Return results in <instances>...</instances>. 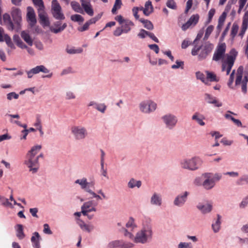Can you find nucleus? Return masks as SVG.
Segmentation results:
<instances>
[{
    "label": "nucleus",
    "mask_w": 248,
    "mask_h": 248,
    "mask_svg": "<svg viewBox=\"0 0 248 248\" xmlns=\"http://www.w3.org/2000/svg\"><path fill=\"white\" fill-rule=\"evenodd\" d=\"M149 31H146L144 29H140L139 32L138 33L137 36L140 39H144L146 36H148Z\"/></svg>",
    "instance_id": "obj_55"
},
{
    "label": "nucleus",
    "mask_w": 248,
    "mask_h": 248,
    "mask_svg": "<svg viewBox=\"0 0 248 248\" xmlns=\"http://www.w3.org/2000/svg\"><path fill=\"white\" fill-rule=\"evenodd\" d=\"M202 176L204 179L203 188L206 190L212 189L216 183L222 178V174L217 172H205L202 173Z\"/></svg>",
    "instance_id": "obj_6"
},
{
    "label": "nucleus",
    "mask_w": 248,
    "mask_h": 248,
    "mask_svg": "<svg viewBox=\"0 0 248 248\" xmlns=\"http://www.w3.org/2000/svg\"><path fill=\"white\" fill-rule=\"evenodd\" d=\"M36 128L42 127L41 117L40 114H37L35 117V121L33 124Z\"/></svg>",
    "instance_id": "obj_51"
},
{
    "label": "nucleus",
    "mask_w": 248,
    "mask_h": 248,
    "mask_svg": "<svg viewBox=\"0 0 248 248\" xmlns=\"http://www.w3.org/2000/svg\"><path fill=\"white\" fill-rule=\"evenodd\" d=\"M41 238L38 232H34L31 237V242L34 248H41L40 240Z\"/></svg>",
    "instance_id": "obj_31"
},
{
    "label": "nucleus",
    "mask_w": 248,
    "mask_h": 248,
    "mask_svg": "<svg viewBox=\"0 0 248 248\" xmlns=\"http://www.w3.org/2000/svg\"><path fill=\"white\" fill-rule=\"evenodd\" d=\"M107 106L104 103L97 104V105L95 108L98 111L100 112L104 113L106 110Z\"/></svg>",
    "instance_id": "obj_59"
},
{
    "label": "nucleus",
    "mask_w": 248,
    "mask_h": 248,
    "mask_svg": "<svg viewBox=\"0 0 248 248\" xmlns=\"http://www.w3.org/2000/svg\"><path fill=\"white\" fill-rule=\"evenodd\" d=\"M196 207L203 215L210 213L213 209L212 204L209 202L206 203L199 202L196 205Z\"/></svg>",
    "instance_id": "obj_22"
},
{
    "label": "nucleus",
    "mask_w": 248,
    "mask_h": 248,
    "mask_svg": "<svg viewBox=\"0 0 248 248\" xmlns=\"http://www.w3.org/2000/svg\"><path fill=\"white\" fill-rule=\"evenodd\" d=\"M248 28V11H247L242 19V23L241 28V31L239 33V36L242 38Z\"/></svg>",
    "instance_id": "obj_25"
},
{
    "label": "nucleus",
    "mask_w": 248,
    "mask_h": 248,
    "mask_svg": "<svg viewBox=\"0 0 248 248\" xmlns=\"http://www.w3.org/2000/svg\"><path fill=\"white\" fill-rule=\"evenodd\" d=\"M0 203L5 207L10 208H14L13 204L9 201V199L3 196H0Z\"/></svg>",
    "instance_id": "obj_40"
},
{
    "label": "nucleus",
    "mask_w": 248,
    "mask_h": 248,
    "mask_svg": "<svg viewBox=\"0 0 248 248\" xmlns=\"http://www.w3.org/2000/svg\"><path fill=\"white\" fill-rule=\"evenodd\" d=\"M82 9L85 13L90 16H93L94 14L93 8L89 0H80Z\"/></svg>",
    "instance_id": "obj_24"
},
{
    "label": "nucleus",
    "mask_w": 248,
    "mask_h": 248,
    "mask_svg": "<svg viewBox=\"0 0 248 248\" xmlns=\"http://www.w3.org/2000/svg\"><path fill=\"white\" fill-rule=\"evenodd\" d=\"M42 148L41 145H36L32 146L27 152L24 164L29 169L30 172L35 173L37 172L39 168V163L36 157V155L39 152Z\"/></svg>",
    "instance_id": "obj_2"
},
{
    "label": "nucleus",
    "mask_w": 248,
    "mask_h": 248,
    "mask_svg": "<svg viewBox=\"0 0 248 248\" xmlns=\"http://www.w3.org/2000/svg\"><path fill=\"white\" fill-rule=\"evenodd\" d=\"M142 183L140 180H137L134 178H131L128 181L127 186L128 188L134 189L135 188H140L141 186Z\"/></svg>",
    "instance_id": "obj_32"
},
{
    "label": "nucleus",
    "mask_w": 248,
    "mask_h": 248,
    "mask_svg": "<svg viewBox=\"0 0 248 248\" xmlns=\"http://www.w3.org/2000/svg\"><path fill=\"white\" fill-rule=\"evenodd\" d=\"M65 97L66 100H74L76 99V95L72 91H67L65 93Z\"/></svg>",
    "instance_id": "obj_48"
},
{
    "label": "nucleus",
    "mask_w": 248,
    "mask_h": 248,
    "mask_svg": "<svg viewBox=\"0 0 248 248\" xmlns=\"http://www.w3.org/2000/svg\"><path fill=\"white\" fill-rule=\"evenodd\" d=\"M38 13L40 23L44 26H48L49 25V22L44 9L38 11Z\"/></svg>",
    "instance_id": "obj_29"
},
{
    "label": "nucleus",
    "mask_w": 248,
    "mask_h": 248,
    "mask_svg": "<svg viewBox=\"0 0 248 248\" xmlns=\"http://www.w3.org/2000/svg\"><path fill=\"white\" fill-rule=\"evenodd\" d=\"M161 120L168 129H173L178 123V118L176 116L172 113H167L161 117Z\"/></svg>",
    "instance_id": "obj_12"
},
{
    "label": "nucleus",
    "mask_w": 248,
    "mask_h": 248,
    "mask_svg": "<svg viewBox=\"0 0 248 248\" xmlns=\"http://www.w3.org/2000/svg\"><path fill=\"white\" fill-rule=\"evenodd\" d=\"M75 184L78 185L80 188L85 192L92 196L93 198L95 199L96 201L106 200L108 199L106 194L102 189H100L95 193L91 188L94 186L93 183H89L86 177H82L78 179L74 182Z\"/></svg>",
    "instance_id": "obj_3"
},
{
    "label": "nucleus",
    "mask_w": 248,
    "mask_h": 248,
    "mask_svg": "<svg viewBox=\"0 0 248 248\" xmlns=\"http://www.w3.org/2000/svg\"><path fill=\"white\" fill-rule=\"evenodd\" d=\"M178 248H192L190 243L180 242L178 245Z\"/></svg>",
    "instance_id": "obj_63"
},
{
    "label": "nucleus",
    "mask_w": 248,
    "mask_h": 248,
    "mask_svg": "<svg viewBox=\"0 0 248 248\" xmlns=\"http://www.w3.org/2000/svg\"><path fill=\"white\" fill-rule=\"evenodd\" d=\"M0 24L1 25H5L10 31H13L14 29V24L11 20L10 15L7 13L3 14L2 17H1Z\"/></svg>",
    "instance_id": "obj_21"
},
{
    "label": "nucleus",
    "mask_w": 248,
    "mask_h": 248,
    "mask_svg": "<svg viewBox=\"0 0 248 248\" xmlns=\"http://www.w3.org/2000/svg\"><path fill=\"white\" fill-rule=\"evenodd\" d=\"M202 163L203 161L200 156H194L182 159L180 162V165L184 170L195 171L201 167Z\"/></svg>",
    "instance_id": "obj_5"
},
{
    "label": "nucleus",
    "mask_w": 248,
    "mask_h": 248,
    "mask_svg": "<svg viewBox=\"0 0 248 248\" xmlns=\"http://www.w3.org/2000/svg\"><path fill=\"white\" fill-rule=\"evenodd\" d=\"M83 49L81 48L75 49L73 47H71V48L67 49V52L71 54L81 53Z\"/></svg>",
    "instance_id": "obj_56"
},
{
    "label": "nucleus",
    "mask_w": 248,
    "mask_h": 248,
    "mask_svg": "<svg viewBox=\"0 0 248 248\" xmlns=\"http://www.w3.org/2000/svg\"><path fill=\"white\" fill-rule=\"evenodd\" d=\"M226 50V45L225 44L220 45L216 51L215 52L213 59L215 61H217L222 59L224 55Z\"/></svg>",
    "instance_id": "obj_23"
},
{
    "label": "nucleus",
    "mask_w": 248,
    "mask_h": 248,
    "mask_svg": "<svg viewBox=\"0 0 248 248\" xmlns=\"http://www.w3.org/2000/svg\"><path fill=\"white\" fill-rule=\"evenodd\" d=\"M115 19L120 25V26L117 27L113 32V35L116 37H119L123 33H129L134 26L132 21L124 18L121 15L117 16Z\"/></svg>",
    "instance_id": "obj_4"
},
{
    "label": "nucleus",
    "mask_w": 248,
    "mask_h": 248,
    "mask_svg": "<svg viewBox=\"0 0 248 248\" xmlns=\"http://www.w3.org/2000/svg\"><path fill=\"white\" fill-rule=\"evenodd\" d=\"M221 217L219 215H217V218L213 221L212 224V229L215 233L218 232L221 228Z\"/></svg>",
    "instance_id": "obj_30"
},
{
    "label": "nucleus",
    "mask_w": 248,
    "mask_h": 248,
    "mask_svg": "<svg viewBox=\"0 0 248 248\" xmlns=\"http://www.w3.org/2000/svg\"><path fill=\"white\" fill-rule=\"evenodd\" d=\"M21 37L24 41L30 46L33 45V39L30 36L29 32L26 31H23L21 32Z\"/></svg>",
    "instance_id": "obj_34"
},
{
    "label": "nucleus",
    "mask_w": 248,
    "mask_h": 248,
    "mask_svg": "<svg viewBox=\"0 0 248 248\" xmlns=\"http://www.w3.org/2000/svg\"><path fill=\"white\" fill-rule=\"evenodd\" d=\"M213 47V46L209 43H205L201 46H195L192 49L191 54L193 56L198 55V59L202 61L207 58Z\"/></svg>",
    "instance_id": "obj_7"
},
{
    "label": "nucleus",
    "mask_w": 248,
    "mask_h": 248,
    "mask_svg": "<svg viewBox=\"0 0 248 248\" xmlns=\"http://www.w3.org/2000/svg\"><path fill=\"white\" fill-rule=\"evenodd\" d=\"M26 72L28 75V78H31L33 75L38 74L40 72L48 74L47 75L43 76V78H50L52 76V73H50V71L43 65L36 66Z\"/></svg>",
    "instance_id": "obj_13"
},
{
    "label": "nucleus",
    "mask_w": 248,
    "mask_h": 248,
    "mask_svg": "<svg viewBox=\"0 0 248 248\" xmlns=\"http://www.w3.org/2000/svg\"><path fill=\"white\" fill-rule=\"evenodd\" d=\"M234 73H235V71L233 70L230 75L229 81L228 82V86H229V87L230 88L232 89H235L234 87L233 86V82L234 78Z\"/></svg>",
    "instance_id": "obj_53"
},
{
    "label": "nucleus",
    "mask_w": 248,
    "mask_h": 248,
    "mask_svg": "<svg viewBox=\"0 0 248 248\" xmlns=\"http://www.w3.org/2000/svg\"><path fill=\"white\" fill-rule=\"evenodd\" d=\"M150 203L153 206H161L163 204V199L161 195L157 192H154L150 197Z\"/></svg>",
    "instance_id": "obj_18"
},
{
    "label": "nucleus",
    "mask_w": 248,
    "mask_h": 248,
    "mask_svg": "<svg viewBox=\"0 0 248 248\" xmlns=\"http://www.w3.org/2000/svg\"><path fill=\"white\" fill-rule=\"evenodd\" d=\"M205 119V116L199 112H195L191 117L192 120L196 122L199 125L202 126L205 125V123L204 122Z\"/></svg>",
    "instance_id": "obj_27"
},
{
    "label": "nucleus",
    "mask_w": 248,
    "mask_h": 248,
    "mask_svg": "<svg viewBox=\"0 0 248 248\" xmlns=\"http://www.w3.org/2000/svg\"><path fill=\"white\" fill-rule=\"evenodd\" d=\"M43 232L45 234H52V232L51 231L49 226L48 224L45 223L43 225Z\"/></svg>",
    "instance_id": "obj_64"
},
{
    "label": "nucleus",
    "mask_w": 248,
    "mask_h": 248,
    "mask_svg": "<svg viewBox=\"0 0 248 248\" xmlns=\"http://www.w3.org/2000/svg\"><path fill=\"white\" fill-rule=\"evenodd\" d=\"M205 73L206 75V80H207L208 83H209V81L217 82L219 81V77H217L214 73L210 72L208 71H205Z\"/></svg>",
    "instance_id": "obj_36"
},
{
    "label": "nucleus",
    "mask_w": 248,
    "mask_h": 248,
    "mask_svg": "<svg viewBox=\"0 0 248 248\" xmlns=\"http://www.w3.org/2000/svg\"><path fill=\"white\" fill-rule=\"evenodd\" d=\"M34 5L38 8V11L44 9L43 0H32Z\"/></svg>",
    "instance_id": "obj_50"
},
{
    "label": "nucleus",
    "mask_w": 248,
    "mask_h": 248,
    "mask_svg": "<svg viewBox=\"0 0 248 248\" xmlns=\"http://www.w3.org/2000/svg\"><path fill=\"white\" fill-rule=\"evenodd\" d=\"M126 229H130L131 231H134L137 229L138 225L136 223L135 219L133 217H130L125 224ZM125 229L123 228V229Z\"/></svg>",
    "instance_id": "obj_33"
},
{
    "label": "nucleus",
    "mask_w": 248,
    "mask_h": 248,
    "mask_svg": "<svg viewBox=\"0 0 248 248\" xmlns=\"http://www.w3.org/2000/svg\"><path fill=\"white\" fill-rule=\"evenodd\" d=\"M16 235L19 239H23L25 235L23 232V227L21 224H17L16 226Z\"/></svg>",
    "instance_id": "obj_38"
},
{
    "label": "nucleus",
    "mask_w": 248,
    "mask_h": 248,
    "mask_svg": "<svg viewBox=\"0 0 248 248\" xmlns=\"http://www.w3.org/2000/svg\"><path fill=\"white\" fill-rule=\"evenodd\" d=\"M153 10L154 8L152 2L150 0L147 1L145 3L143 9L144 15L148 16L153 12Z\"/></svg>",
    "instance_id": "obj_35"
},
{
    "label": "nucleus",
    "mask_w": 248,
    "mask_h": 248,
    "mask_svg": "<svg viewBox=\"0 0 248 248\" xmlns=\"http://www.w3.org/2000/svg\"><path fill=\"white\" fill-rule=\"evenodd\" d=\"M243 69L239 67L236 72L235 87L241 86L242 92L246 94L247 92V85L248 82V77L245 76L243 77Z\"/></svg>",
    "instance_id": "obj_8"
},
{
    "label": "nucleus",
    "mask_w": 248,
    "mask_h": 248,
    "mask_svg": "<svg viewBox=\"0 0 248 248\" xmlns=\"http://www.w3.org/2000/svg\"><path fill=\"white\" fill-rule=\"evenodd\" d=\"M52 12L54 17L57 19L63 20L65 18L62 12V8L56 0L52 1Z\"/></svg>",
    "instance_id": "obj_15"
},
{
    "label": "nucleus",
    "mask_w": 248,
    "mask_h": 248,
    "mask_svg": "<svg viewBox=\"0 0 248 248\" xmlns=\"http://www.w3.org/2000/svg\"><path fill=\"white\" fill-rule=\"evenodd\" d=\"M184 62L183 61L180 60H176L175 64L171 65V68L172 69H182L184 68Z\"/></svg>",
    "instance_id": "obj_47"
},
{
    "label": "nucleus",
    "mask_w": 248,
    "mask_h": 248,
    "mask_svg": "<svg viewBox=\"0 0 248 248\" xmlns=\"http://www.w3.org/2000/svg\"><path fill=\"white\" fill-rule=\"evenodd\" d=\"M214 30V26L213 25L209 26L206 29L204 37V39L206 40L208 38L209 36L212 32Z\"/></svg>",
    "instance_id": "obj_57"
},
{
    "label": "nucleus",
    "mask_w": 248,
    "mask_h": 248,
    "mask_svg": "<svg viewBox=\"0 0 248 248\" xmlns=\"http://www.w3.org/2000/svg\"><path fill=\"white\" fill-rule=\"evenodd\" d=\"M11 14L15 24L17 26L16 31H18L20 28V24L22 21L21 11L19 8L13 7Z\"/></svg>",
    "instance_id": "obj_17"
},
{
    "label": "nucleus",
    "mask_w": 248,
    "mask_h": 248,
    "mask_svg": "<svg viewBox=\"0 0 248 248\" xmlns=\"http://www.w3.org/2000/svg\"><path fill=\"white\" fill-rule=\"evenodd\" d=\"M239 184H248V174L243 175L238 180Z\"/></svg>",
    "instance_id": "obj_62"
},
{
    "label": "nucleus",
    "mask_w": 248,
    "mask_h": 248,
    "mask_svg": "<svg viewBox=\"0 0 248 248\" xmlns=\"http://www.w3.org/2000/svg\"><path fill=\"white\" fill-rule=\"evenodd\" d=\"M203 183L204 179L202 174L201 176L196 177L193 181V184L197 186H202L203 187Z\"/></svg>",
    "instance_id": "obj_43"
},
{
    "label": "nucleus",
    "mask_w": 248,
    "mask_h": 248,
    "mask_svg": "<svg viewBox=\"0 0 248 248\" xmlns=\"http://www.w3.org/2000/svg\"><path fill=\"white\" fill-rule=\"evenodd\" d=\"M140 21L143 24L144 28H146L147 30H153L154 26L150 21L143 19H140Z\"/></svg>",
    "instance_id": "obj_44"
},
{
    "label": "nucleus",
    "mask_w": 248,
    "mask_h": 248,
    "mask_svg": "<svg viewBox=\"0 0 248 248\" xmlns=\"http://www.w3.org/2000/svg\"><path fill=\"white\" fill-rule=\"evenodd\" d=\"M97 205L98 202L94 200H90L85 202L81 207L82 214L87 215V213L89 212H96Z\"/></svg>",
    "instance_id": "obj_14"
},
{
    "label": "nucleus",
    "mask_w": 248,
    "mask_h": 248,
    "mask_svg": "<svg viewBox=\"0 0 248 248\" xmlns=\"http://www.w3.org/2000/svg\"><path fill=\"white\" fill-rule=\"evenodd\" d=\"M238 243L241 245H248V237H241L240 236L237 237Z\"/></svg>",
    "instance_id": "obj_58"
},
{
    "label": "nucleus",
    "mask_w": 248,
    "mask_h": 248,
    "mask_svg": "<svg viewBox=\"0 0 248 248\" xmlns=\"http://www.w3.org/2000/svg\"><path fill=\"white\" fill-rule=\"evenodd\" d=\"M19 97V95L15 92H11L7 94V99L9 101H11L13 99H17Z\"/></svg>",
    "instance_id": "obj_60"
},
{
    "label": "nucleus",
    "mask_w": 248,
    "mask_h": 248,
    "mask_svg": "<svg viewBox=\"0 0 248 248\" xmlns=\"http://www.w3.org/2000/svg\"><path fill=\"white\" fill-rule=\"evenodd\" d=\"M67 27V24L61 21H56L50 27V30L54 33L57 34L62 31Z\"/></svg>",
    "instance_id": "obj_20"
},
{
    "label": "nucleus",
    "mask_w": 248,
    "mask_h": 248,
    "mask_svg": "<svg viewBox=\"0 0 248 248\" xmlns=\"http://www.w3.org/2000/svg\"><path fill=\"white\" fill-rule=\"evenodd\" d=\"M27 20L30 25L33 27L36 23V15L34 9L31 7L27 8Z\"/></svg>",
    "instance_id": "obj_19"
},
{
    "label": "nucleus",
    "mask_w": 248,
    "mask_h": 248,
    "mask_svg": "<svg viewBox=\"0 0 248 248\" xmlns=\"http://www.w3.org/2000/svg\"><path fill=\"white\" fill-rule=\"evenodd\" d=\"M152 228L149 226H143L136 233L135 235L128 230L124 229V236L136 243L143 244L146 243L148 240L152 238Z\"/></svg>",
    "instance_id": "obj_1"
},
{
    "label": "nucleus",
    "mask_w": 248,
    "mask_h": 248,
    "mask_svg": "<svg viewBox=\"0 0 248 248\" xmlns=\"http://www.w3.org/2000/svg\"><path fill=\"white\" fill-rule=\"evenodd\" d=\"M166 5L168 8L173 10L176 9L177 7L174 0H168L166 2Z\"/></svg>",
    "instance_id": "obj_61"
},
{
    "label": "nucleus",
    "mask_w": 248,
    "mask_h": 248,
    "mask_svg": "<svg viewBox=\"0 0 248 248\" xmlns=\"http://www.w3.org/2000/svg\"><path fill=\"white\" fill-rule=\"evenodd\" d=\"M71 133L75 139L78 140H83L88 136L87 128L81 125H74L71 127Z\"/></svg>",
    "instance_id": "obj_11"
},
{
    "label": "nucleus",
    "mask_w": 248,
    "mask_h": 248,
    "mask_svg": "<svg viewBox=\"0 0 248 248\" xmlns=\"http://www.w3.org/2000/svg\"><path fill=\"white\" fill-rule=\"evenodd\" d=\"M189 194V192L185 191L178 195L173 200V205L177 207L183 206L187 201V197Z\"/></svg>",
    "instance_id": "obj_16"
},
{
    "label": "nucleus",
    "mask_w": 248,
    "mask_h": 248,
    "mask_svg": "<svg viewBox=\"0 0 248 248\" xmlns=\"http://www.w3.org/2000/svg\"><path fill=\"white\" fill-rule=\"evenodd\" d=\"M205 101L208 104H214L217 107H221L222 103L217 99V98L211 94L206 93L204 95Z\"/></svg>",
    "instance_id": "obj_26"
},
{
    "label": "nucleus",
    "mask_w": 248,
    "mask_h": 248,
    "mask_svg": "<svg viewBox=\"0 0 248 248\" xmlns=\"http://www.w3.org/2000/svg\"><path fill=\"white\" fill-rule=\"evenodd\" d=\"M13 40L19 47L21 48H23V47H26V44L22 42L18 35H14L13 36Z\"/></svg>",
    "instance_id": "obj_42"
},
{
    "label": "nucleus",
    "mask_w": 248,
    "mask_h": 248,
    "mask_svg": "<svg viewBox=\"0 0 248 248\" xmlns=\"http://www.w3.org/2000/svg\"><path fill=\"white\" fill-rule=\"evenodd\" d=\"M237 54L238 52L235 49H232L230 52V54L227 55V58L223 60L222 70L223 71H226L227 75L230 73Z\"/></svg>",
    "instance_id": "obj_10"
},
{
    "label": "nucleus",
    "mask_w": 248,
    "mask_h": 248,
    "mask_svg": "<svg viewBox=\"0 0 248 248\" xmlns=\"http://www.w3.org/2000/svg\"><path fill=\"white\" fill-rule=\"evenodd\" d=\"M199 16L198 15H194L192 16L187 21L191 26H195L198 22Z\"/></svg>",
    "instance_id": "obj_46"
},
{
    "label": "nucleus",
    "mask_w": 248,
    "mask_h": 248,
    "mask_svg": "<svg viewBox=\"0 0 248 248\" xmlns=\"http://www.w3.org/2000/svg\"><path fill=\"white\" fill-rule=\"evenodd\" d=\"M196 76L198 79L201 80L203 83L205 84L206 85H208V82L206 78H205V76L204 74L199 71L196 73Z\"/></svg>",
    "instance_id": "obj_49"
},
{
    "label": "nucleus",
    "mask_w": 248,
    "mask_h": 248,
    "mask_svg": "<svg viewBox=\"0 0 248 248\" xmlns=\"http://www.w3.org/2000/svg\"><path fill=\"white\" fill-rule=\"evenodd\" d=\"M248 205V196L244 197L239 204L241 209H244Z\"/></svg>",
    "instance_id": "obj_54"
},
{
    "label": "nucleus",
    "mask_w": 248,
    "mask_h": 248,
    "mask_svg": "<svg viewBox=\"0 0 248 248\" xmlns=\"http://www.w3.org/2000/svg\"><path fill=\"white\" fill-rule=\"evenodd\" d=\"M123 240H115L109 242L108 245V248H122Z\"/></svg>",
    "instance_id": "obj_37"
},
{
    "label": "nucleus",
    "mask_w": 248,
    "mask_h": 248,
    "mask_svg": "<svg viewBox=\"0 0 248 248\" xmlns=\"http://www.w3.org/2000/svg\"><path fill=\"white\" fill-rule=\"evenodd\" d=\"M140 111L149 114L155 112L157 108V104L153 100L146 99L140 102L139 105Z\"/></svg>",
    "instance_id": "obj_9"
},
{
    "label": "nucleus",
    "mask_w": 248,
    "mask_h": 248,
    "mask_svg": "<svg viewBox=\"0 0 248 248\" xmlns=\"http://www.w3.org/2000/svg\"><path fill=\"white\" fill-rule=\"evenodd\" d=\"M77 223L82 231L88 232H92L94 228V227L93 225L90 224H86L80 219H77Z\"/></svg>",
    "instance_id": "obj_28"
},
{
    "label": "nucleus",
    "mask_w": 248,
    "mask_h": 248,
    "mask_svg": "<svg viewBox=\"0 0 248 248\" xmlns=\"http://www.w3.org/2000/svg\"><path fill=\"white\" fill-rule=\"evenodd\" d=\"M122 5L121 0H115L114 4L112 9L111 12L113 14H116V11L120 9Z\"/></svg>",
    "instance_id": "obj_45"
},
{
    "label": "nucleus",
    "mask_w": 248,
    "mask_h": 248,
    "mask_svg": "<svg viewBox=\"0 0 248 248\" xmlns=\"http://www.w3.org/2000/svg\"><path fill=\"white\" fill-rule=\"evenodd\" d=\"M71 6L72 9L77 13L83 14L84 11L82 7H81L80 4L77 1H72L71 2Z\"/></svg>",
    "instance_id": "obj_39"
},
{
    "label": "nucleus",
    "mask_w": 248,
    "mask_h": 248,
    "mask_svg": "<svg viewBox=\"0 0 248 248\" xmlns=\"http://www.w3.org/2000/svg\"><path fill=\"white\" fill-rule=\"evenodd\" d=\"M238 29V25L236 23H233L232 27L231 32V36L232 38H234L236 36V34L237 33Z\"/></svg>",
    "instance_id": "obj_52"
},
{
    "label": "nucleus",
    "mask_w": 248,
    "mask_h": 248,
    "mask_svg": "<svg viewBox=\"0 0 248 248\" xmlns=\"http://www.w3.org/2000/svg\"><path fill=\"white\" fill-rule=\"evenodd\" d=\"M70 19L72 21L78 22L79 24H80L84 21L83 17L78 14H74L71 16Z\"/></svg>",
    "instance_id": "obj_41"
}]
</instances>
